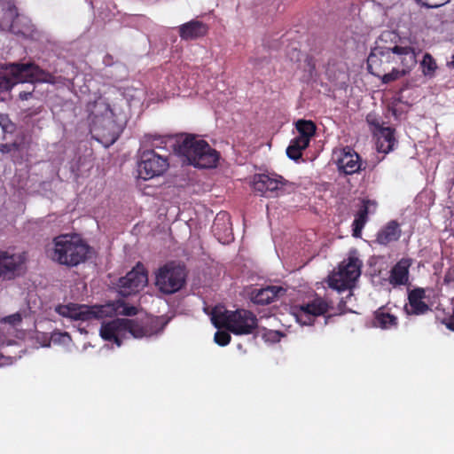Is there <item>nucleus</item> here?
<instances>
[{
  "label": "nucleus",
  "instance_id": "22",
  "mask_svg": "<svg viewBox=\"0 0 454 454\" xmlns=\"http://www.w3.org/2000/svg\"><path fill=\"white\" fill-rule=\"evenodd\" d=\"M402 234L399 223L395 220L389 221L376 234V242L380 245L387 246L397 241Z\"/></svg>",
  "mask_w": 454,
  "mask_h": 454
},
{
  "label": "nucleus",
  "instance_id": "40",
  "mask_svg": "<svg viewBox=\"0 0 454 454\" xmlns=\"http://www.w3.org/2000/svg\"><path fill=\"white\" fill-rule=\"evenodd\" d=\"M8 118L6 115L0 114V127L4 132L6 129Z\"/></svg>",
  "mask_w": 454,
  "mask_h": 454
},
{
  "label": "nucleus",
  "instance_id": "17",
  "mask_svg": "<svg viewBox=\"0 0 454 454\" xmlns=\"http://www.w3.org/2000/svg\"><path fill=\"white\" fill-rule=\"evenodd\" d=\"M412 265V259L403 257L400 259L390 270L387 278L393 287L407 286L410 284V268Z\"/></svg>",
  "mask_w": 454,
  "mask_h": 454
},
{
  "label": "nucleus",
  "instance_id": "36",
  "mask_svg": "<svg viewBox=\"0 0 454 454\" xmlns=\"http://www.w3.org/2000/svg\"><path fill=\"white\" fill-rule=\"evenodd\" d=\"M31 83H32V89L30 90H23V91L20 92V94H19L20 99H21V100H27L28 98L33 97V92L35 90V86L33 85L34 82H31Z\"/></svg>",
  "mask_w": 454,
  "mask_h": 454
},
{
  "label": "nucleus",
  "instance_id": "13",
  "mask_svg": "<svg viewBox=\"0 0 454 454\" xmlns=\"http://www.w3.org/2000/svg\"><path fill=\"white\" fill-rule=\"evenodd\" d=\"M26 257L22 254H10L0 251V278L12 280L20 276Z\"/></svg>",
  "mask_w": 454,
  "mask_h": 454
},
{
  "label": "nucleus",
  "instance_id": "10",
  "mask_svg": "<svg viewBox=\"0 0 454 454\" xmlns=\"http://www.w3.org/2000/svg\"><path fill=\"white\" fill-rule=\"evenodd\" d=\"M398 62L402 68L392 67L389 71L385 72L379 78L382 83L387 84L406 76L417 64V54L415 48H395Z\"/></svg>",
  "mask_w": 454,
  "mask_h": 454
},
{
  "label": "nucleus",
  "instance_id": "15",
  "mask_svg": "<svg viewBox=\"0 0 454 454\" xmlns=\"http://www.w3.org/2000/svg\"><path fill=\"white\" fill-rule=\"evenodd\" d=\"M283 185L284 179L280 176L258 174L254 176L253 187L262 196H272L273 193L282 189Z\"/></svg>",
  "mask_w": 454,
  "mask_h": 454
},
{
  "label": "nucleus",
  "instance_id": "6",
  "mask_svg": "<svg viewBox=\"0 0 454 454\" xmlns=\"http://www.w3.org/2000/svg\"><path fill=\"white\" fill-rule=\"evenodd\" d=\"M174 148L196 168H215L219 160V153L209 144H174Z\"/></svg>",
  "mask_w": 454,
  "mask_h": 454
},
{
  "label": "nucleus",
  "instance_id": "2",
  "mask_svg": "<svg viewBox=\"0 0 454 454\" xmlns=\"http://www.w3.org/2000/svg\"><path fill=\"white\" fill-rule=\"evenodd\" d=\"M157 333L154 320L145 318H115L110 321H103L99 330L100 337L107 341L114 342L118 347L122 344V339L127 334L139 339L149 337Z\"/></svg>",
  "mask_w": 454,
  "mask_h": 454
},
{
  "label": "nucleus",
  "instance_id": "47",
  "mask_svg": "<svg viewBox=\"0 0 454 454\" xmlns=\"http://www.w3.org/2000/svg\"><path fill=\"white\" fill-rule=\"evenodd\" d=\"M38 113H40V110H36V111L35 112V114H38Z\"/></svg>",
  "mask_w": 454,
  "mask_h": 454
},
{
  "label": "nucleus",
  "instance_id": "1",
  "mask_svg": "<svg viewBox=\"0 0 454 454\" xmlns=\"http://www.w3.org/2000/svg\"><path fill=\"white\" fill-rule=\"evenodd\" d=\"M90 250L89 244L78 234H60L46 247L48 256L54 262L68 268L85 262Z\"/></svg>",
  "mask_w": 454,
  "mask_h": 454
},
{
  "label": "nucleus",
  "instance_id": "39",
  "mask_svg": "<svg viewBox=\"0 0 454 454\" xmlns=\"http://www.w3.org/2000/svg\"><path fill=\"white\" fill-rule=\"evenodd\" d=\"M306 62H307V66H308V71L309 72L310 75L312 76L313 73L316 70V65H315V63L313 61V59L312 58H307Z\"/></svg>",
  "mask_w": 454,
  "mask_h": 454
},
{
  "label": "nucleus",
  "instance_id": "42",
  "mask_svg": "<svg viewBox=\"0 0 454 454\" xmlns=\"http://www.w3.org/2000/svg\"><path fill=\"white\" fill-rule=\"evenodd\" d=\"M448 66L450 67H454V53L451 61L448 62Z\"/></svg>",
  "mask_w": 454,
  "mask_h": 454
},
{
  "label": "nucleus",
  "instance_id": "14",
  "mask_svg": "<svg viewBox=\"0 0 454 454\" xmlns=\"http://www.w3.org/2000/svg\"><path fill=\"white\" fill-rule=\"evenodd\" d=\"M338 170L344 175H353L361 170L362 161L359 154L350 146H346L339 153H334Z\"/></svg>",
  "mask_w": 454,
  "mask_h": 454
},
{
  "label": "nucleus",
  "instance_id": "12",
  "mask_svg": "<svg viewBox=\"0 0 454 454\" xmlns=\"http://www.w3.org/2000/svg\"><path fill=\"white\" fill-rule=\"evenodd\" d=\"M148 282L147 271L145 267L138 262L126 276L121 277L118 282V292L122 297L139 293Z\"/></svg>",
  "mask_w": 454,
  "mask_h": 454
},
{
  "label": "nucleus",
  "instance_id": "45",
  "mask_svg": "<svg viewBox=\"0 0 454 454\" xmlns=\"http://www.w3.org/2000/svg\"><path fill=\"white\" fill-rule=\"evenodd\" d=\"M104 145H105V148H109V146L112 145L113 144L107 143V144H104Z\"/></svg>",
  "mask_w": 454,
  "mask_h": 454
},
{
  "label": "nucleus",
  "instance_id": "20",
  "mask_svg": "<svg viewBox=\"0 0 454 454\" xmlns=\"http://www.w3.org/2000/svg\"><path fill=\"white\" fill-rule=\"evenodd\" d=\"M286 293V289L282 286H267L260 289H254L251 300L255 304L267 305L284 296Z\"/></svg>",
  "mask_w": 454,
  "mask_h": 454
},
{
  "label": "nucleus",
  "instance_id": "43",
  "mask_svg": "<svg viewBox=\"0 0 454 454\" xmlns=\"http://www.w3.org/2000/svg\"><path fill=\"white\" fill-rule=\"evenodd\" d=\"M392 34L390 32H386V33H383L380 36V39H383V37L385 36H390Z\"/></svg>",
  "mask_w": 454,
  "mask_h": 454
},
{
  "label": "nucleus",
  "instance_id": "28",
  "mask_svg": "<svg viewBox=\"0 0 454 454\" xmlns=\"http://www.w3.org/2000/svg\"><path fill=\"white\" fill-rule=\"evenodd\" d=\"M368 122L372 125L374 128L372 129V132L375 136H379L380 137H383L385 139V142H394L395 141V129L391 127H383L380 124V122L376 121H371L369 119H367Z\"/></svg>",
  "mask_w": 454,
  "mask_h": 454
},
{
  "label": "nucleus",
  "instance_id": "5",
  "mask_svg": "<svg viewBox=\"0 0 454 454\" xmlns=\"http://www.w3.org/2000/svg\"><path fill=\"white\" fill-rule=\"evenodd\" d=\"M187 271L184 264L171 261L160 266L155 275V286L164 294L180 291L186 283Z\"/></svg>",
  "mask_w": 454,
  "mask_h": 454
},
{
  "label": "nucleus",
  "instance_id": "3",
  "mask_svg": "<svg viewBox=\"0 0 454 454\" xmlns=\"http://www.w3.org/2000/svg\"><path fill=\"white\" fill-rule=\"evenodd\" d=\"M55 83V77L34 63L0 64V92L9 91L20 82Z\"/></svg>",
  "mask_w": 454,
  "mask_h": 454
},
{
  "label": "nucleus",
  "instance_id": "25",
  "mask_svg": "<svg viewBox=\"0 0 454 454\" xmlns=\"http://www.w3.org/2000/svg\"><path fill=\"white\" fill-rule=\"evenodd\" d=\"M373 325L381 329H391L398 325V318L382 306L374 312Z\"/></svg>",
  "mask_w": 454,
  "mask_h": 454
},
{
  "label": "nucleus",
  "instance_id": "41",
  "mask_svg": "<svg viewBox=\"0 0 454 454\" xmlns=\"http://www.w3.org/2000/svg\"><path fill=\"white\" fill-rule=\"evenodd\" d=\"M221 216L222 218L223 219L225 216H228L227 214L225 213H220L217 215V216L215 217V226L217 224V222L221 219Z\"/></svg>",
  "mask_w": 454,
  "mask_h": 454
},
{
  "label": "nucleus",
  "instance_id": "44",
  "mask_svg": "<svg viewBox=\"0 0 454 454\" xmlns=\"http://www.w3.org/2000/svg\"><path fill=\"white\" fill-rule=\"evenodd\" d=\"M389 110L392 112V114L395 115V116H397V111L396 109H395L394 107H390Z\"/></svg>",
  "mask_w": 454,
  "mask_h": 454
},
{
  "label": "nucleus",
  "instance_id": "4",
  "mask_svg": "<svg viewBox=\"0 0 454 454\" xmlns=\"http://www.w3.org/2000/svg\"><path fill=\"white\" fill-rule=\"evenodd\" d=\"M211 320L216 328H224L235 335L251 334L258 326L256 316L245 309L223 311L214 309Z\"/></svg>",
  "mask_w": 454,
  "mask_h": 454
},
{
  "label": "nucleus",
  "instance_id": "9",
  "mask_svg": "<svg viewBox=\"0 0 454 454\" xmlns=\"http://www.w3.org/2000/svg\"><path fill=\"white\" fill-rule=\"evenodd\" d=\"M395 48H412L410 45H394L392 47L376 46L367 58V67L369 72L380 77L385 72L389 71L394 64L398 62Z\"/></svg>",
  "mask_w": 454,
  "mask_h": 454
},
{
  "label": "nucleus",
  "instance_id": "35",
  "mask_svg": "<svg viewBox=\"0 0 454 454\" xmlns=\"http://www.w3.org/2000/svg\"><path fill=\"white\" fill-rule=\"evenodd\" d=\"M20 144H1L0 152L5 153H10L12 150H18Z\"/></svg>",
  "mask_w": 454,
  "mask_h": 454
},
{
  "label": "nucleus",
  "instance_id": "21",
  "mask_svg": "<svg viewBox=\"0 0 454 454\" xmlns=\"http://www.w3.org/2000/svg\"><path fill=\"white\" fill-rule=\"evenodd\" d=\"M122 130V126L118 124L112 118L103 119L102 127L94 128V132L98 136V137L96 138L98 142H101L102 140H105L106 142H116Z\"/></svg>",
  "mask_w": 454,
  "mask_h": 454
},
{
  "label": "nucleus",
  "instance_id": "27",
  "mask_svg": "<svg viewBox=\"0 0 454 454\" xmlns=\"http://www.w3.org/2000/svg\"><path fill=\"white\" fill-rule=\"evenodd\" d=\"M18 15L16 10L13 7H7L4 10V14L0 18V28L5 29L10 28L14 31V25L18 20Z\"/></svg>",
  "mask_w": 454,
  "mask_h": 454
},
{
  "label": "nucleus",
  "instance_id": "32",
  "mask_svg": "<svg viewBox=\"0 0 454 454\" xmlns=\"http://www.w3.org/2000/svg\"><path fill=\"white\" fill-rule=\"evenodd\" d=\"M417 2L426 8L434 9L450 3V0H417Z\"/></svg>",
  "mask_w": 454,
  "mask_h": 454
},
{
  "label": "nucleus",
  "instance_id": "16",
  "mask_svg": "<svg viewBox=\"0 0 454 454\" xmlns=\"http://www.w3.org/2000/svg\"><path fill=\"white\" fill-rule=\"evenodd\" d=\"M426 291L422 287L412 289L408 294V303L404 306V311L408 316H422L431 311L427 303L424 301Z\"/></svg>",
  "mask_w": 454,
  "mask_h": 454
},
{
  "label": "nucleus",
  "instance_id": "29",
  "mask_svg": "<svg viewBox=\"0 0 454 454\" xmlns=\"http://www.w3.org/2000/svg\"><path fill=\"white\" fill-rule=\"evenodd\" d=\"M422 73L425 76L433 78L437 69V64L430 53H425L422 61L420 62Z\"/></svg>",
  "mask_w": 454,
  "mask_h": 454
},
{
  "label": "nucleus",
  "instance_id": "31",
  "mask_svg": "<svg viewBox=\"0 0 454 454\" xmlns=\"http://www.w3.org/2000/svg\"><path fill=\"white\" fill-rule=\"evenodd\" d=\"M231 334L226 331H217L214 336L215 343L222 347L228 345L231 342Z\"/></svg>",
  "mask_w": 454,
  "mask_h": 454
},
{
  "label": "nucleus",
  "instance_id": "23",
  "mask_svg": "<svg viewBox=\"0 0 454 454\" xmlns=\"http://www.w3.org/2000/svg\"><path fill=\"white\" fill-rule=\"evenodd\" d=\"M206 33V25L199 20H192L179 27L180 37L184 40H194L205 35Z\"/></svg>",
  "mask_w": 454,
  "mask_h": 454
},
{
  "label": "nucleus",
  "instance_id": "18",
  "mask_svg": "<svg viewBox=\"0 0 454 454\" xmlns=\"http://www.w3.org/2000/svg\"><path fill=\"white\" fill-rule=\"evenodd\" d=\"M297 309L300 316L320 317L333 309V302L325 297L316 294L312 300L300 305Z\"/></svg>",
  "mask_w": 454,
  "mask_h": 454
},
{
  "label": "nucleus",
  "instance_id": "8",
  "mask_svg": "<svg viewBox=\"0 0 454 454\" xmlns=\"http://www.w3.org/2000/svg\"><path fill=\"white\" fill-rule=\"evenodd\" d=\"M361 266L362 262L358 258L349 256L348 261L339 265L338 271L329 277V286L339 292L350 289L361 274Z\"/></svg>",
  "mask_w": 454,
  "mask_h": 454
},
{
  "label": "nucleus",
  "instance_id": "46",
  "mask_svg": "<svg viewBox=\"0 0 454 454\" xmlns=\"http://www.w3.org/2000/svg\"><path fill=\"white\" fill-rule=\"evenodd\" d=\"M291 142L297 143V142H300V141H299V138H294L293 140H291Z\"/></svg>",
  "mask_w": 454,
  "mask_h": 454
},
{
  "label": "nucleus",
  "instance_id": "37",
  "mask_svg": "<svg viewBox=\"0 0 454 454\" xmlns=\"http://www.w3.org/2000/svg\"><path fill=\"white\" fill-rule=\"evenodd\" d=\"M377 145V150L380 152L388 153L394 149V146L395 144H376Z\"/></svg>",
  "mask_w": 454,
  "mask_h": 454
},
{
  "label": "nucleus",
  "instance_id": "24",
  "mask_svg": "<svg viewBox=\"0 0 454 454\" xmlns=\"http://www.w3.org/2000/svg\"><path fill=\"white\" fill-rule=\"evenodd\" d=\"M200 137L199 135L192 134V133H168V134H160V133H148L145 135V138L147 141L150 140H174L175 142H205L203 139L197 140Z\"/></svg>",
  "mask_w": 454,
  "mask_h": 454
},
{
  "label": "nucleus",
  "instance_id": "7",
  "mask_svg": "<svg viewBox=\"0 0 454 454\" xmlns=\"http://www.w3.org/2000/svg\"><path fill=\"white\" fill-rule=\"evenodd\" d=\"M55 310L59 315L64 317L81 321L103 319L112 316L114 312V309L110 304L88 306L72 302L66 305H58Z\"/></svg>",
  "mask_w": 454,
  "mask_h": 454
},
{
  "label": "nucleus",
  "instance_id": "34",
  "mask_svg": "<svg viewBox=\"0 0 454 454\" xmlns=\"http://www.w3.org/2000/svg\"><path fill=\"white\" fill-rule=\"evenodd\" d=\"M2 321L4 323L12 325H19L22 321V317L20 313H14L12 315L4 317Z\"/></svg>",
  "mask_w": 454,
  "mask_h": 454
},
{
  "label": "nucleus",
  "instance_id": "19",
  "mask_svg": "<svg viewBox=\"0 0 454 454\" xmlns=\"http://www.w3.org/2000/svg\"><path fill=\"white\" fill-rule=\"evenodd\" d=\"M377 207V203L368 199H364L362 200L361 206L359 207L356 214L355 215V219L352 223V231L353 236L355 238H360L362 235V231L368 222V215L370 213H374Z\"/></svg>",
  "mask_w": 454,
  "mask_h": 454
},
{
  "label": "nucleus",
  "instance_id": "30",
  "mask_svg": "<svg viewBox=\"0 0 454 454\" xmlns=\"http://www.w3.org/2000/svg\"><path fill=\"white\" fill-rule=\"evenodd\" d=\"M309 144H290L286 148V155L294 160H298L301 155L302 151L308 148Z\"/></svg>",
  "mask_w": 454,
  "mask_h": 454
},
{
  "label": "nucleus",
  "instance_id": "33",
  "mask_svg": "<svg viewBox=\"0 0 454 454\" xmlns=\"http://www.w3.org/2000/svg\"><path fill=\"white\" fill-rule=\"evenodd\" d=\"M121 307L122 308V309L120 311V314L123 316L131 317L137 315V309L135 306H129L127 305L125 302H120L118 308Z\"/></svg>",
  "mask_w": 454,
  "mask_h": 454
},
{
  "label": "nucleus",
  "instance_id": "38",
  "mask_svg": "<svg viewBox=\"0 0 454 454\" xmlns=\"http://www.w3.org/2000/svg\"><path fill=\"white\" fill-rule=\"evenodd\" d=\"M442 324L445 325L449 330L454 332V309L450 318L442 320Z\"/></svg>",
  "mask_w": 454,
  "mask_h": 454
},
{
  "label": "nucleus",
  "instance_id": "26",
  "mask_svg": "<svg viewBox=\"0 0 454 454\" xmlns=\"http://www.w3.org/2000/svg\"><path fill=\"white\" fill-rule=\"evenodd\" d=\"M296 129L298 130L303 142H309V139L315 135L316 124L312 121L299 120L295 123Z\"/></svg>",
  "mask_w": 454,
  "mask_h": 454
},
{
  "label": "nucleus",
  "instance_id": "11",
  "mask_svg": "<svg viewBox=\"0 0 454 454\" xmlns=\"http://www.w3.org/2000/svg\"><path fill=\"white\" fill-rule=\"evenodd\" d=\"M168 168V159L153 150L145 151L137 166L138 177L149 180L161 176Z\"/></svg>",
  "mask_w": 454,
  "mask_h": 454
}]
</instances>
